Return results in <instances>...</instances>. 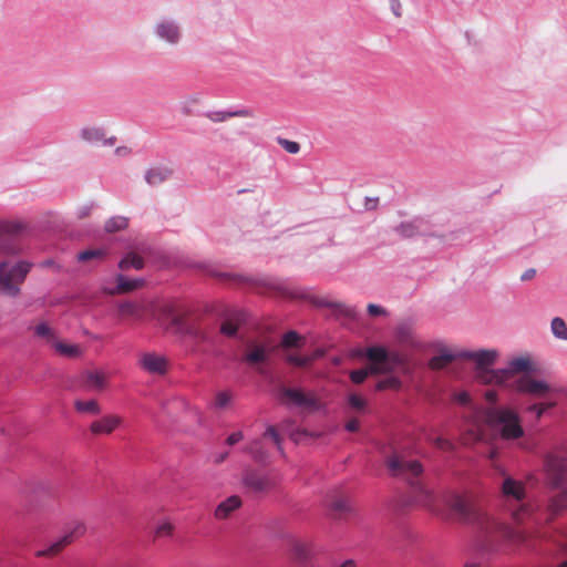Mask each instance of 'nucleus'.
I'll return each instance as SVG.
<instances>
[{"label": "nucleus", "instance_id": "6", "mask_svg": "<svg viewBox=\"0 0 567 567\" xmlns=\"http://www.w3.org/2000/svg\"><path fill=\"white\" fill-rule=\"evenodd\" d=\"M278 396L281 404L297 406L307 412H316L322 409V402L313 391L281 386L278 391Z\"/></svg>", "mask_w": 567, "mask_h": 567}, {"label": "nucleus", "instance_id": "26", "mask_svg": "<svg viewBox=\"0 0 567 567\" xmlns=\"http://www.w3.org/2000/svg\"><path fill=\"white\" fill-rule=\"evenodd\" d=\"M118 267L122 270H127L130 268L140 270L144 267V260L141 256L131 252L120 261Z\"/></svg>", "mask_w": 567, "mask_h": 567}, {"label": "nucleus", "instance_id": "42", "mask_svg": "<svg viewBox=\"0 0 567 567\" xmlns=\"http://www.w3.org/2000/svg\"><path fill=\"white\" fill-rule=\"evenodd\" d=\"M401 386V381L395 377L381 380L377 383V390L394 389L398 390Z\"/></svg>", "mask_w": 567, "mask_h": 567}, {"label": "nucleus", "instance_id": "46", "mask_svg": "<svg viewBox=\"0 0 567 567\" xmlns=\"http://www.w3.org/2000/svg\"><path fill=\"white\" fill-rule=\"evenodd\" d=\"M278 143L289 154H297L300 151L299 143L286 138H279Z\"/></svg>", "mask_w": 567, "mask_h": 567}, {"label": "nucleus", "instance_id": "30", "mask_svg": "<svg viewBox=\"0 0 567 567\" xmlns=\"http://www.w3.org/2000/svg\"><path fill=\"white\" fill-rule=\"evenodd\" d=\"M241 322V319L238 316H235L233 318L226 319L223 321L220 326V332L227 337H234L238 330L239 323Z\"/></svg>", "mask_w": 567, "mask_h": 567}, {"label": "nucleus", "instance_id": "28", "mask_svg": "<svg viewBox=\"0 0 567 567\" xmlns=\"http://www.w3.org/2000/svg\"><path fill=\"white\" fill-rule=\"evenodd\" d=\"M74 408L78 412L81 413H90V414H99L101 412V408L95 400L81 401L78 400L74 403Z\"/></svg>", "mask_w": 567, "mask_h": 567}, {"label": "nucleus", "instance_id": "5", "mask_svg": "<svg viewBox=\"0 0 567 567\" xmlns=\"http://www.w3.org/2000/svg\"><path fill=\"white\" fill-rule=\"evenodd\" d=\"M31 267L32 265L27 261H19L16 265L8 261L0 262V289L8 296H18L20 286Z\"/></svg>", "mask_w": 567, "mask_h": 567}, {"label": "nucleus", "instance_id": "21", "mask_svg": "<svg viewBox=\"0 0 567 567\" xmlns=\"http://www.w3.org/2000/svg\"><path fill=\"white\" fill-rule=\"evenodd\" d=\"M365 357L372 362L383 367H389V352L382 347H370L365 351Z\"/></svg>", "mask_w": 567, "mask_h": 567}, {"label": "nucleus", "instance_id": "15", "mask_svg": "<svg viewBox=\"0 0 567 567\" xmlns=\"http://www.w3.org/2000/svg\"><path fill=\"white\" fill-rule=\"evenodd\" d=\"M81 137L82 140L92 143L97 144L102 143L103 145H114L116 138L110 137L106 138L104 131L101 127H84L81 130Z\"/></svg>", "mask_w": 567, "mask_h": 567}, {"label": "nucleus", "instance_id": "14", "mask_svg": "<svg viewBox=\"0 0 567 567\" xmlns=\"http://www.w3.org/2000/svg\"><path fill=\"white\" fill-rule=\"evenodd\" d=\"M241 498L237 495H231L223 501L215 509L216 519H227L230 515L241 506Z\"/></svg>", "mask_w": 567, "mask_h": 567}, {"label": "nucleus", "instance_id": "10", "mask_svg": "<svg viewBox=\"0 0 567 567\" xmlns=\"http://www.w3.org/2000/svg\"><path fill=\"white\" fill-rule=\"evenodd\" d=\"M545 466L550 483L554 486H559L567 475V460L558 454H548Z\"/></svg>", "mask_w": 567, "mask_h": 567}, {"label": "nucleus", "instance_id": "27", "mask_svg": "<svg viewBox=\"0 0 567 567\" xmlns=\"http://www.w3.org/2000/svg\"><path fill=\"white\" fill-rule=\"evenodd\" d=\"M331 509L336 517H343L351 512V504L347 497H339L331 504Z\"/></svg>", "mask_w": 567, "mask_h": 567}, {"label": "nucleus", "instance_id": "50", "mask_svg": "<svg viewBox=\"0 0 567 567\" xmlns=\"http://www.w3.org/2000/svg\"><path fill=\"white\" fill-rule=\"evenodd\" d=\"M405 359L399 352H389V367H391V371L394 367L404 364Z\"/></svg>", "mask_w": 567, "mask_h": 567}, {"label": "nucleus", "instance_id": "18", "mask_svg": "<svg viewBox=\"0 0 567 567\" xmlns=\"http://www.w3.org/2000/svg\"><path fill=\"white\" fill-rule=\"evenodd\" d=\"M54 351L65 358H79L82 355V349L78 344L66 343L58 338L52 346Z\"/></svg>", "mask_w": 567, "mask_h": 567}, {"label": "nucleus", "instance_id": "40", "mask_svg": "<svg viewBox=\"0 0 567 567\" xmlns=\"http://www.w3.org/2000/svg\"><path fill=\"white\" fill-rule=\"evenodd\" d=\"M390 10L395 18L411 17L414 12L410 6L403 8L401 2H391Z\"/></svg>", "mask_w": 567, "mask_h": 567}, {"label": "nucleus", "instance_id": "31", "mask_svg": "<svg viewBox=\"0 0 567 567\" xmlns=\"http://www.w3.org/2000/svg\"><path fill=\"white\" fill-rule=\"evenodd\" d=\"M311 556L310 548L305 544H296L292 549L293 559L300 565L306 564Z\"/></svg>", "mask_w": 567, "mask_h": 567}, {"label": "nucleus", "instance_id": "25", "mask_svg": "<svg viewBox=\"0 0 567 567\" xmlns=\"http://www.w3.org/2000/svg\"><path fill=\"white\" fill-rule=\"evenodd\" d=\"M116 282H117L116 289L114 291H112V293L130 292V291H133V290L140 288L143 285V280H131V279L125 278L122 275L117 276Z\"/></svg>", "mask_w": 567, "mask_h": 567}, {"label": "nucleus", "instance_id": "55", "mask_svg": "<svg viewBox=\"0 0 567 567\" xmlns=\"http://www.w3.org/2000/svg\"><path fill=\"white\" fill-rule=\"evenodd\" d=\"M244 439V434L241 431H237V432H234L231 433L227 440H226V443L228 445H235L237 444L238 442H240L241 440Z\"/></svg>", "mask_w": 567, "mask_h": 567}, {"label": "nucleus", "instance_id": "34", "mask_svg": "<svg viewBox=\"0 0 567 567\" xmlns=\"http://www.w3.org/2000/svg\"><path fill=\"white\" fill-rule=\"evenodd\" d=\"M551 332L556 338L567 340L566 322L559 317L554 318L551 321Z\"/></svg>", "mask_w": 567, "mask_h": 567}, {"label": "nucleus", "instance_id": "60", "mask_svg": "<svg viewBox=\"0 0 567 567\" xmlns=\"http://www.w3.org/2000/svg\"><path fill=\"white\" fill-rule=\"evenodd\" d=\"M535 274H536L535 269H533V268L527 269L525 272H523V275L520 276V279L523 281L530 280L534 278Z\"/></svg>", "mask_w": 567, "mask_h": 567}, {"label": "nucleus", "instance_id": "62", "mask_svg": "<svg viewBox=\"0 0 567 567\" xmlns=\"http://www.w3.org/2000/svg\"><path fill=\"white\" fill-rule=\"evenodd\" d=\"M377 205V199H368L367 200V207L368 208H374Z\"/></svg>", "mask_w": 567, "mask_h": 567}, {"label": "nucleus", "instance_id": "44", "mask_svg": "<svg viewBox=\"0 0 567 567\" xmlns=\"http://www.w3.org/2000/svg\"><path fill=\"white\" fill-rule=\"evenodd\" d=\"M313 357H300L297 354H288L286 360L296 367H307L313 361Z\"/></svg>", "mask_w": 567, "mask_h": 567}, {"label": "nucleus", "instance_id": "58", "mask_svg": "<svg viewBox=\"0 0 567 567\" xmlns=\"http://www.w3.org/2000/svg\"><path fill=\"white\" fill-rule=\"evenodd\" d=\"M360 429V422L358 419H351L346 424V430L349 432H357Z\"/></svg>", "mask_w": 567, "mask_h": 567}, {"label": "nucleus", "instance_id": "57", "mask_svg": "<svg viewBox=\"0 0 567 567\" xmlns=\"http://www.w3.org/2000/svg\"><path fill=\"white\" fill-rule=\"evenodd\" d=\"M434 444L441 450H451L452 443L443 437H436Z\"/></svg>", "mask_w": 567, "mask_h": 567}, {"label": "nucleus", "instance_id": "41", "mask_svg": "<svg viewBox=\"0 0 567 567\" xmlns=\"http://www.w3.org/2000/svg\"><path fill=\"white\" fill-rule=\"evenodd\" d=\"M396 231L404 238H411L419 234L417 226L413 223H403L398 228Z\"/></svg>", "mask_w": 567, "mask_h": 567}, {"label": "nucleus", "instance_id": "16", "mask_svg": "<svg viewBox=\"0 0 567 567\" xmlns=\"http://www.w3.org/2000/svg\"><path fill=\"white\" fill-rule=\"evenodd\" d=\"M157 35L171 44H176L181 39V31L176 24L164 21L156 27Z\"/></svg>", "mask_w": 567, "mask_h": 567}, {"label": "nucleus", "instance_id": "61", "mask_svg": "<svg viewBox=\"0 0 567 567\" xmlns=\"http://www.w3.org/2000/svg\"><path fill=\"white\" fill-rule=\"evenodd\" d=\"M496 392L494 390H488L485 392V398L488 402H495L496 401Z\"/></svg>", "mask_w": 567, "mask_h": 567}, {"label": "nucleus", "instance_id": "54", "mask_svg": "<svg viewBox=\"0 0 567 567\" xmlns=\"http://www.w3.org/2000/svg\"><path fill=\"white\" fill-rule=\"evenodd\" d=\"M368 313L372 317H375V316L385 315L386 311H385V309H383L382 307H380L378 305L370 303V305H368Z\"/></svg>", "mask_w": 567, "mask_h": 567}, {"label": "nucleus", "instance_id": "9", "mask_svg": "<svg viewBox=\"0 0 567 567\" xmlns=\"http://www.w3.org/2000/svg\"><path fill=\"white\" fill-rule=\"evenodd\" d=\"M514 382L518 391L533 394L537 398H547L556 390L551 384L536 380L529 375L519 377V379Z\"/></svg>", "mask_w": 567, "mask_h": 567}, {"label": "nucleus", "instance_id": "7", "mask_svg": "<svg viewBox=\"0 0 567 567\" xmlns=\"http://www.w3.org/2000/svg\"><path fill=\"white\" fill-rule=\"evenodd\" d=\"M243 486L254 495H266L279 484L278 475L256 468H246L241 477Z\"/></svg>", "mask_w": 567, "mask_h": 567}, {"label": "nucleus", "instance_id": "51", "mask_svg": "<svg viewBox=\"0 0 567 567\" xmlns=\"http://www.w3.org/2000/svg\"><path fill=\"white\" fill-rule=\"evenodd\" d=\"M454 401L461 405L467 406L471 405L470 394L465 391L458 392L454 394Z\"/></svg>", "mask_w": 567, "mask_h": 567}, {"label": "nucleus", "instance_id": "56", "mask_svg": "<svg viewBox=\"0 0 567 567\" xmlns=\"http://www.w3.org/2000/svg\"><path fill=\"white\" fill-rule=\"evenodd\" d=\"M557 543L559 547L567 553V534L561 535ZM557 567H567V559L561 561Z\"/></svg>", "mask_w": 567, "mask_h": 567}, {"label": "nucleus", "instance_id": "45", "mask_svg": "<svg viewBox=\"0 0 567 567\" xmlns=\"http://www.w3.org/2000/svg\"><path fill=\"white\" fill-rule=\"evenodd\" d=\"M172 533H173V525L167 520L161 522L156 526V529H155L156 537H167V536H171Z\"/></svg>", "mask_w": 567, "mask_h": 567}, {"label": "nucleus", "instance_id": "29", "mask_svg": "<svg viewBox=\"0 0 567 567\" xmlns=\"http://www.w3.org/2000/svg\"><path fill=\"white\" fill-rule=\"evenodd\" d=\"M213 122H224L230 117H247L250 116V112L248 110H238L235 112H216L208 115Z\"/></svg>", "mask_w": 567, "mask_h": 567}, {"label": "nucleus", "instance_id": "1", "mask_svg": "<svg viewBox=\"0 0 567 567\" xmlns=\"http://www.w3.org/2000/svg\"><path fill=\"white\" fill-rule=\"evenodd\" d=\"M386 466L393 476L409 481L415 501L433 513L441 512V503L450 508L461 520L475 525L480 533L481 547L485 551H495L502 542L511 545H520L525 542V535L492 516H489L473 498L455 492H445L440 497L424 486L419 476L423 472L422 464L416 460H406L402 455L394 454L386 461Z\"/></svg>", "mask_w": 567, "mask_h": 567}, {"label": "nucleus", "instance_id": "52", "mask_svg": "<svg viewBox=\"0 0 567 567\" xmlns=\"http://www.w3.org/2000/svg\"><path fill=\"white\" fill-rule=\"evenodd\" d=\"M367 369L369 370V375L391 372V367H383L381 364L372 363V362H371L370 367H368Z\"/></svg>", "mask_w": 567, "mask_h": 567}, {"label": "nucleus", "instance_id": "22", "mask_svg": "<svg viewBox=\"0 0 567 567\" xmlns=\"http://www.w3.org/2000/svg\"><path fill=\"white\" fill-rule=\"evenodd\" d=\"M118 315L123 318H140L143 307L133 301H124L117 306Z\"/></svg>", "mask_w": 567, "mask_h": 567}, {"label": "nucleus", "instance_id": "43", "mask_svg": "<svg viewBox=\"0 0 567 567\" xmlns=\"http://www.w3.org/2000/svg\"><path fill=\"white\" fill-rule=\"evenodd\" d=\"M299 341H300L299 334L295 331H289L284 336V338L281 340V347L282 348L298 347Z\"/></svg>", "mask_w": 567, "mask_h": 567}, {"label": "nucleus", "instance_id": "13", "mask_svg": "<svg viewBox=\"0 0 567 567\" xmlns=\"http://www.w3.org/2000/svg\"><path fill=\"white\" fill-rule=\"evenodd\" d=\"M530 367V361L527 358H516L509 362V367L507 369H501L499 371H508V375L504 377L503 384L506 385H515V380L519 378L516 377V373L527 371Z\"/></svg>", "mask_w": 567, "mask_h": 567}, {"label": "nucleus", "instance_id": "63", "mask_svg": "<svg viewBox=\"0 0 567 567\" xmlns=\"http://www.w3.org/2000/svg\"><path fill=\"white\" fill-rule=\"evenodd\" d=\"M228 456V453H223L220 454L217 460H216V463H221L223 461L226 460V457Z\"/></svg>", "mask_w": 567, "mask_h": 567}, {"label": "nucleus", "instance_id": "49", "mask_svg": "<svg viewBox=\"0 0 567 567\" xmlns=\"http://www.w3.org/2000/svg\"><path fill=\"white\" fill-rule=\"evenodd\" d=\"M349 404L352 409L362 411L364 410L367 402L363 398L359 396L358 394H350L349 395Z\"/></svg>", "mask_w": 567, "mask_h": 567}, {"label": "nucleus", "instance_id": "53", "mask_svg": "<svg viewBox=\"0 0 567 567\" xmlns=\"http://www.w3.org/2000/svg\"><path fill=\"white\" fill-rule=\"evenodd\" d=\"M553 405H554V403H553V402H551V403L534 404V405H532V406L529 408V410H530L532 412H535V413H536V415H537V417H540V416L543 415V413H544L547 409L551 408Z\"/></svg>", "mask_w": 567, "mask_h": 567}, {"label": "nucleus", "instance_id": "32", "mask_svg": "<svg viewBox=\"0 0 567 567\" xmlns=\"http://www.w3.org/2000/svg\"><path fill=\"white\" fill-rule=\"evenodd\" d=\"M86 532V526L83 522H74L70 525L69 529L64 534L65 537L70 538L72 544L76 538L82 537Z\"/></svg>", "mask_w": 567, "mask_h": 567}, {"label": "nucleus", "instance_id": "35", "mask_svg": "<svg viewBox=\"0 0 567 567\" xmlns=\"http://www.w3.org/2000/svg\"><path fill=\"white\" fill-rule=\"evenodd\" d=\"M22 226L16 221L0 220V236H12L20 233Z\"/></svg>", "mask_w": 567, "mask_h": 567}, {"label": "nucleus", "instance_id": "24", "mask_svg": "<svg viewBox=\"0 0 567 567\" xmlns=\"http://www.w3.org/2000/svg\"><path fill=\"white\" fill-rule=\"evenodd\" d=\"M33 330L37 337L43 339L51 347L54 344V341L58 340L54 330L45 322L37 324Z\"/></svg>", "mask_w": 567, "mask_h": 567}, {"label": "nucleus", "instance_id": "12", "mask_svg": "<svg viewBox=\"0 0 567 567\" xmlns=\"http://www.w3.org/2000/svg\"><path fill=\"white\" fill-rule=\"evenodd\" d=\"M122 417L115 414L105 415L92 422L90 430L95 435L111 434L122 423Z\"/></svg>", "mask_w": 567, "mask_h": 567}, {"label": "nucleus", "instance_id": "4", "mask_svg": "<svg viewBox=\"0 0 567 567\" xmlns=\"http://www.w3.org/2000/svg\"><path fill=\"white\" fill-rule=\"evenodd\" d=\"M502 497L513 519L523 522L532 513V507L526 503V489L524 483L506 476L501 486Z\"/></svg>", "mask_w": 567, "mask_h": 567}, {"label": "nucleus", "instance_id": "19", "mask_svg": "<svg viewBox=\"0 0 567 567\" xmlns=\"http://www.w3.org/2000/svg\"><path fill=\"white\" fill-rule=\"evenodd\" d=\"M71 543H70V538L69 537H65L64 535L62 537H60L58 540H55L54 543H52L48 548L45 549H40L38 551H35V556L37 557H48V558H52V557H55L58 556L66 546H69Z\"/></svg>", "mask_w": 567, "mask_h": 567}, {"label": "nucleus", "instance_id": "11", "mask_svg": "<svg viewBox=\"0 0 567 567\" xmlns=\"http://www.w3.org/2000/svg\"><path fill=\"white\" fill-rule=\"evenodd\" d=\"M138 365L148 373L164 374L167 370V360L157 353L146 352L140 355Z\"/></svg>", "mask_w": 567, "mask_h": 567}, {"label": "nucleus", "instance_id": "33", "mask_svg": "<svg viewBox=\"0 0 567 567\" xmlns=\"http://www.w3.org/2000/svg\"><path fill=\"white\" fill-rule=\"evenodd\" d=\"M106 255V250L103 248H93L81 251L78 255L79 261H89V260H102Z\"/></svg>", "mask_w": 567, "mask_h": 567}, {"label": "nucleus", "instance_id": "48", "mask_svg": "<svg viewBox=\"0 0 567 567\" xmlns=\"http://www.w3.org/2000/svg\"><path fill=\"white\" fill-rule=\"evenodd\" d=\"M264 437H270L277 447L281 450V436L276 426H268L264 433Z\"/></svg>", "mask_w": 567, "mask_h": 567}, {"label": "nucleus", "instance_id": "59", "mask_svg": "<svg viewBox=\"0 0 567 567\" xmlns=\"http://www.w3.org/2000/svg\"><path fill=\"white\" fill-rule=\"evenodd\" d=\"M0 250L4 254L14 255L19 251V249L13 245H1Z\"/></svg>", "mask_w": 567, "mask_h": 567}, {"label": "nucleus", "instance_id": "2", "mask_svg": "<svg viewBox=\"0 0 567 567\" xmlns=\"http://www.w3.org/2000/svg\"><path fill=\"white\" fill-rule=\"evenodd\" d=\"M477 419L498 431L504 440L518 439L524 434L518 415L509 409L489 408L478 411Z\"/></svg>", "mask_w": 567, "mask_h": 567}, {"label": "nucleus", "instance_id": "8", "mask_svg": "<svg viewBox=\"0 0 567 567\" xmlns=\"http://www.w3.org/2000/svg\"><path fill=\"white\" fill-rule=\"evenodd\" d=\"M271 348L265 342L248 341L241 361L249 367H258L268 361Z\"/></svg>", "mask_w": 567, "mask_h": 567}, {"label": "nucleus", "instance_id": "64", "mask_svg": "<svg viewBox=\"0 0 567 567\" xmlns=\"http://www.w3.org/2000/svg\"><path fill=\"white\" fill-rule=\"evenodd\" d=\"M463 567H481L478 563H467Z\"/></svg>", "mask_w": 567, "mask_h": 567}, {"label": "nucleus", "instance_id": "17", "mask_svg": "<svg viewBox=\"0 0 567 567\" xmlns=\"http://www.w3.org/2000/svg\"><path fill=\"white\" fill-rule=\"evenodd\" d=\"M84 385L89 390L102 391L106 385V375L103 372L89 371L84 375Z\"/></svg>", "mask_w": 567, "mask_h": 567}, {"label": "nucleus", "instance_id": "3", "mask_svg": "<svg viewBox=\"0 0 567 567\" xmlns=\"http://www.w3.org/2000/svg\"><path fill=\"white\" fill-rule=\"evenodd\" d=\"M497 351H464L458 353L460 358L471 360L475 363V378L483 384H503L504 377L508 375V371L492 370L497 359Z\"/></svg>", "mask_w": 567, "mask_h": 567}, {"label": "nucleus", "instance_id": "20", "mask_svg": "<svg viewBox=\"0 0 567 567\" xmlns=\"http://www.w3.org/2000/svg\"><path fill=\"white\" fill-rule=\"evenodd\" d=\"M172 171L167 167H153L146 172L145 179L151 186H157L167 181Z\"/></svg>", "mask_w": 567, "mask_h": 567}, {"label": "nucleus", "instance_id": "36", "mask_svg": "<svg viewBox=\"0 0 567 567\" xmlns=\"http://www.w3.org/2000/svg\"><path fill=\"white\" fill-rule=\"evenodd\" d=\"M127 219L122 216L112 217L105 223V230L107 233H114L126 228Z\"/></svg>", "mask_w": 567, "mask_h": 567}, {"label": "nucleus", "instance_id": "47", "mask_svg": "<svg viewBox=\"0 0 567 567\" xmlns=\"http://www.w3.org/2000/svg\"><path fill=\"white\" fill-rule=\"evenodd\" d=\"M368 377H369L368 369H359V370H353L350 372V380L355 384H360V383L364 382Z\"/></svg>", "mask_w": 567, "mask_h": 567}, {"label": "nucleus", "instance_id": "39", "mask_svg": "<svg viewBox=\"0 0 567 567\" xmlns=\"http://www.w3.org/2000/svg\"><path fill=\"white\" fill-rule=\"evenodd\" d=\"M247 452L257 462H262L266 458V453L261 450L260 441L256 440L247 446Z\"/></svg>", "mask_w": 567, "mask_h": 567}, {"label": "nucleus", "instance_id": "23", "mask_svg": "<svg viewBox=\"0 0 567 567\" xmlns=\"http://www.w3.org/2000/svg\"><path fill=\"white\" fill-rule=\"evenodd\" d=\"M456 358H460L458 354H453L450 352H442L437 355H434L430 362L429 367L432 370H441L452 363Z\"/></svg>", "mask_w": 567, "mask_h": 567}, {"label": "nucleus", "instance_id": "38", "mask_svg": "<svg viewBox=\"0 0 567 567\" xmlns=\"http://www.w3.org/2000/svg\"><path fill=\"white\" fill-rule=\"evenodd\" d=\"M233 395L229 391H220L216 393L214 400V408L218 410H223L227 408L231 402Z\"/></svg>", "mask_w": 567, "mask_h": 567}, {"label": "nucleus", "instance_id": "37", "mask_svg": "<svg viewBox=\"0 0 567 567\" xmlns=\"http://www.w3.org/2000/svg\"><path fill=\"white\" fill-rule=\"evenodd\" d=\"M549 507L553 513L567 509V488L551 499Z\"/></svg>", "mask_w": 567, "mask_h": 567}]
</instances>
